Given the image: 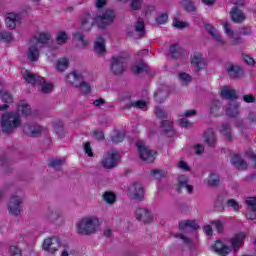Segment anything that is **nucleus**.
Masks as SVG:
<instances>
[{"label": "nucleus", "mask_w": 256, "mask_h": 256, "mask_svg": "<svg viewBox=\"0 0 256 256\" xmlns=\"http://www.w3.org/2000/svg\"><path fill=\"white\" fill-rule=\"evenodd\" d=\"M115 21V11L107 9L102 15H98L95 18L91 16V13H86L81 17V29L82 31H90L93 25H97L99 29H107L108 25H111Z\"/></svg>", "instance_id": "nucleus-1"}, {"label": "nucleus", "mask_w": 256, "mask_h": 256, "mask_svg": "<svg viewBox=\"0 0 256 256\" xmlns=\"http://www.w3.org/2000/svg\"><path fill=\"white\" fill-rule=\"evenodd\" d=\"M65 79L70 85L79 89L80 93L83 95H89V93H91V85L84 81L85 77L81 72H70L66 75Z\"/></svg>", "instance_id": "nucleus-2"}, {"label": "nucleus", "mask_w": 256, "mask_h": 256, "mask_svg": "<svg viewBox=\"0 0 256 256\" xmlns=\"http://www.w3.org/2000/svg\"><path fill=\"white\" fill-rule=\"evenodd\" d=\"M0 125L3 133H13L17 127H21V117L15 112H7L2 115Z\"/></svg>", "instance_id": "nucleus-3"}, {"label": "nucleus", "mask_w": 256, "mask_h": 256, "mask_svg": "<svg viewBox=\"0 0 256 256\" xmlns=\"http://www.w3.org/2000/svg\"><path fill=\"white\" fill-rule=\"evenodd\" d=\"M97 225H99V219L83 218L77 224V233L79 235H92V233L97 231Z\"/></svg>", "instance_id": "nucleus-4"}, {"label": "nucleus", "mask_w": 256, "mask_h": 256, "mask_svg": "<svg viewBox=\"0 0 256 256\" xmlns=\"http://www.w3.org/2000/svg\"><path fill=\"white\" fill-rule=\"evenodd\" d=\"M125 69H127V56H112L110 65L111 73H113V75H123Z\"/></svg>", "instance_id": "nucleus-5"}, {"label": "nucleus", "mask_w": 256, "mask_h": 256, "mask_svg": "<svg viewBox=\"0 0 256 256\" xmlns=\"http://www.w3.org/2000/svg\"><path fill=\"white\" fill-rule=\"evenodd\" d=\"M136 147L138 149L139 157L142 161L146 163H153L157 157V151H153L143 144V142H136Z\"/></svg>", "instance_id": "nucleus-6"}, {"label": "nucleus", "mask_w": 256, "mask_h": 256, "mask_svg": "<svg viewBox=\"0 0 256 256\" xmlns=\"http://www.w3.org/2000/svg\"><path fill=\"white\" fill-rule=\"evenodd\" d=\"M234 7L230 10L231 19L234 23H243L245 21V14L241 7L245 5V0H232Z\"/></svg>", "instance_id": "nucleus-7"}, {"label": "nucleus", "mask_w": 256, "mask_h": 256, "mask_svg": "<svg viewBox=\"0 0 256 256\" xmlns=\"http://www.w3.org/2000/svg\"><path fill=\"white\" fill-rule=\"evenodd\" d=\"M43 131H45V127L35 122H29L23 125V133L27 137H41Z\"/></svg>", "instance_id": "nucleus-8"}, {"label": "nucleus", "mask_w": 256, "mask_h": 256, "mask_svg": "<svg viewBox=\"0 0 256 256\" xmlns=\"http://www.w3.org/2000/svg\"><path fill=\"white\" fill-rule=\"evenodd\" d=\"M21 203H23V200L21 198H19L16 195H12L10 202L8 204L9 213L17 217L23 209V207H21Z\"/></svg>", "instance_id": "nucleus-9"}, {"label": "nucleus", "mask_w": 256, "mask_h": 256, "mask_svg": "<svg viewBox=\"0 0 256 256\" xmlns=\"http://www.w3.org/2000/svg\"><path fill=\"white\" fill-rule=\"evenodd\" d=\"M117 161H119V154L117 152H112L102 158L101 165L105 169H113L114 167H117Z\"/></svg>", "instance_id": "nucleus-10"}, {"label": "nucleus", "mask_w": 256, "mask_h": 256, "mask_svg": "<svg viewBox=\"0 0 256 256\" xmlns=\"http://www.w3.org/2000/svg\"><path fill=\"white\" fill-rule=\"evenodd\" d=\"M61 240L58 237L47 238L43 241L42 247L44 251L51 253L52 255L55 254L57 251V247H60Z\"/></svg>", "instance_id": "nucleus-11"}, {"label": "nucleus", "mask_w": 256, "mask_h": 256, "mask_svg": "<svg viewBox=\"0 0 256 256\" xmlns=\"http://www.w3.org/2000/svg\"><path fill=\"white\" fill-rule=\"evenodd\" d=\"M247 237V234L245 232H238L234 235V237L231 238V249L237 252L240 247L245 245V239Z\"/></svg>", "instance_id": "nucleus-12"}, {"label": "nucleus", "mask_w": 256, "mask_h": 256, "mask_svg": "<svg viewBox=\"0 0 256 256\" xmlns=\"http://www.w3.org/2000/svg\"><path fill=\"white\" fill-rule=\"evenodd\" d=\"M191 65L195 67V72L199 73V71L205 69V58H203V54L199 52H194L193 55H191Z\"/></svg>", "instance_id": "nucleus-13"}, {"label": "nucleus", "mask_w": 256, "mask_h": 256, "mask_svg": "<svg viewBox=\"0 0 256 256\" xmlns=\"http://www.w3.org/2000/svg\"><path fill=\"white\" fill-rule=\"evenodd\" d=\"M247 205V213L246 219H250L251 221H255L256 219V197H248L246 199Z\"/></svg>", "instance_id": "nucleus-14"}, {"label": "nucleus", "mask_w": 256, "mask_h": 256, "mask_svg": "<svg viewBox=\"0 0 256 256\" xmlns=\"http://www.w3.org/2000/svg\"><path fill=\"white\" fill-rule=\"evenodd\" d=\"M137 221H142V223H153V215L147 210V208H138L135 211Z\"/></svg>", "instance_id": "nucleus-15"}, {"label": "nucleus", "mask_w": 256, "mask_h": 256, "mask_svg": "<svg viewBox=\"0 0 256 256\" xmlns=\"http://www.w3.org/2000/svg\"><path fill=\"white\" fill-rule=\"evenodd\" d=\"M183 189H187L188 193H193V186L189 185V176L182 174L178 176L177 193H181Z\"/></svg>", "instance_id": "nucleus-16"}, {"label": "nucleus", "mask_w": 256, "mask_h": 256, "mask_svg": "<svg viewBox=\"0 0 256 256\" xmlns=\"http://www.w3.org/2000/svg\"><path fill=\"white\" fill-rule=\"evenodd\" d=\"M213 249L215 253L220 256H228L231 253V247L227 246V244L223 243L221 240H216L215 244L213 245Z\"/></svg>", "instance_id": "nucleus-17"}, {"label": "nucleus", "mask_w": 256, "mask_h": 256, "mask_svg": "<svg viewBox=\"0 0 256 256\" xmlns=\"http://www.w3.org/2000/svg\"><path fill=\"white\" fill-rule=\"evenodd\" d=\"M227 73L230 79H239L243 75V68L235 64H230L227 67Z\"/></svg>", "instance_id": "nucleus-18"}, {"label": "nucleus", "mask_w": 256, "mask_h": 256, "mask_svg": "<svg viewBox=\"0 0 256 256\" xmlns=\"http://www.w3.org/2000/svg\"><path fill=\"white\" fill-rule=\"evenodd\" d=\"M204 27L206 31L209 33V35H211V37L215 39V41H217V43H221V45H225V41H223V39L221 38V35H219V31L215 29L213 25L204 24Z\"/></svg>", "instance_id": "nucleus-19"}, {"label": "nucleus", "mask_w": 256, "mask_h": 256, "mask_svg": "<svg viewBox=\"0 0 256 256\" xmlns=\"http://www.w3.org/2000/svg\"><path fill=\"white\" fill-rule=\"evenodd\" d=\"M210 113L213 117H221L223 115V104L219 100H214L210 107Z\"/></svg>", "instance_id": "nucleus-20"}, {"label": "nucleus", "mask_w": 256, "mask_h": 256, "mask_svg": "<svg viewBox=\"0 0 256 256\" xmlns=\"http://www.w3.org/2000/svg\"><path fill=\"white\" fill-rule=\"evenodd\" d=\"M160 127L164 129V133L167 137H173L175 135V129L173 128V122L169 120H162L160 123Z\"/></svg>", "instance_id": "nucleus-21"}, {"label": "nucleus", "mask_w": 256, "mask_h": 256, "mask_svg": "<svg viewBox=\"0 0 256 256\" xmlns=\"http://www.w3.org/2000/svg\"><path fill=\"white\" fill-rule=\"evenodd\" d=\"M222 99H228L230 101H235L238 99L237 92L233 89H229V87L225 86L220 93Z\"/></svg>", "instance_id": "nucleus-22"}, {"label": "nucleus", "mask_w": 256, "mask_h": 256, "mask_svg": "<svg viewBox=\"0 0 256 256\" xmlns=\"http://www.w3.org/2000/svg\"><path fill=\"white\" fill-rule=\"evenodd\" d=\"M172 59H180L185 54V50L179 44H172L169 48Z\"/></svg>", "instance_id": "nucleus-23"}, {"label": "nucleus", "mask_w": 256, "mask_h": 256, "mask_svg": "<svg viewBox=\"0 0 256 256\" xmlns=\"http://www.w3.org/2000/svg\"><path fill=\"white\" fill-rule=\"evenodd\" d=\"M230 161L232 165L236 167V169H247V162H245V160H243V158H241L239 154H234L230 158Z\"/></svg>", "instance_id": "nucleus-24"}, {"label": "nucleus", "mask_w": 256, "mask_h": 256, "mask_svg": "<svg viewBox=\"0 0 256 256\" xmlns=\"http://www.w3.org/2000/svg\"><path fill=\"white\" fill-rule=\"evenodd\" d=\"M217 137L215 136V131L213 129L209 128L205 133H204V141L207 143L209 147H215V141Z\"/></svg>", "instance_id": "nucleus-25"}, {"label": "nucleus", "mask_w": 256, "mask_h": 256, "mask_svg": "<svg viewBox=\"0 0 256 256\" xmlns=\"http://www.w3.org/2000/svg\"><path fill=\"white\" fill-rule=\"evenodd\" d=\"M97 42L94 44V51L98 55H105V52L107 51L105 48V39L102 38V36H97Z\"/></svg>", "instance_id": "nucleus-26"}, {"label": "nucleus", "mask_w": 256, "mask_h": 256, "mask_svg": "<svg viewBox=\"0 0 256 256\" xmlns=\"http://www.w3.org/2000/svg\"><path fill=\"white\" fill-rule=\"evenodd\" d=\"M220 133L221 135L226 137L227 141H233V132L231 131V124L222 123Z\"/></svg>", "instance_id": "nucleus-27"}, {"label": "nucleus", "mask_w": 256, "mask_h": 256, "mask_svg": "<svg viewBox=\"0 0 256 256\" xmlns=\"http://www.w3.org/2000/svg\"><path fill=\"white\" fill-rule=\"evenodd\" d=\"M187 227H189V229H193L194 231H197L198 229H200L199 224H197V221L195 220H185V221L179 222V229L183 230V229H187Z\"/></svg>", "instance_id": "nucleus-28"}, {"label": "nucleus", "mask_w": 256, "mask_h": 256, "mask_svg": "<svg viewBox=\"0 0 256 256\" xmlns=\"http://www.w3.org/2000/svg\"><path fill=\"white\" fill-rule=\"evenodd\" d=\"M223 29L226 35H231L232 36V45H239L241 43V37H236L233 34V30H231V25L228 22H225L223 24Z\"/></svg>", "instance_id": "nucleus-29"}, {"label": "nucleus", "mask_w": 256, "mask_h": 256, "mask_svg": "<svg viewBox=\"0 0 256 256\" xmlns=\"http://www.w3.org/2000/svg\"><path fill=\"white\" fill-rule=\"evenodd\" d=\"M27 57L32 63L39 61V48H37V46H30L27 52Z\"/></svg>", "instance_id": "nucleus-30"}, {"label": "nucleus", "mask_w": 256, "mask_h": 256, "mask_svg": "<svg viewBox=\"0 0 256 256\" xmlns=\"http://www.w3.org/2000/svg\"><path fill=\"white\" fill-rule=\"evenodd\" d=\"M18 19L19 15L15 13H9L6 18V27H8V29H15V27H17Z\"/></svg>", "instance_id": "nucleus-31"}, {"label": "nucleus", "mask_w": 256, "mask_h": 256, "mask_svg": "<svg viewBox=\"0 0 256 256\" xmlns=\"http://www.w3.org/2000/svg\"><path fill=\"white\" fill-rule=\"evenodd\" d=\"M63 163H65V158L60 159H51L48 163V167L50 169H54V171H61V167H63Z\"/></svg>", "instance_id": "nucleus-32"}, {"label": "nucleus", "mask_w": 256, "mask_h": 256, "mask_svg": "<svg viewBox=\"0 0 256 256\" xmlns=\"http://www.w3.org/2000/svg\"><path fill=\"white\" fill-rule=\"evenodd\" d=\"M110 141L115 144L123 143V141H125V133L114 130V133L110 136Z\"/></svg>", "instance_id": "nucleus-33"}, {"label": "nucleus", "mask_w": 256, "mask_h": 256, "mask_svg": "<svg viewBox=\"0 0 256 256\" xmlns=\"http://www.w3.org/2000/svg\"><path fill=\"white\" fill-rule=\"evenodd\" d=\"M0 99L4 105H11L13 103V94L9 91H2L0 94Z\"/></svg>", "instance_id": "nucleus-34"}, {"label": "nucleus", "mask_w": 256, "mask_h": 256, "mask_svg": "<svg viewBox=\"0 0 256 256\" xmlns=\"http://www.w3.org/2000/svg\"><path fill=\"white\" fill-rule=\"evenodd\" d=\"M182 5L187 13H195V11H197V7H195V2H193V0H183Z\"/></svg>", "instance_id": "nucleus-35"}, {"label": "nucleus", "mask_w": 256, "mask_h": 256, "mask_svg": "<svg viewBox=\"0 0 256 256\" xmlns=\"http://www.w3.org/2000/svg\"><path fill=\"white\" fill-rule=\"evenodd\" d=\"M68 68H69V59L62 58V59L57 61V63H56L57 71L63 72Z\"/></svg>", "instance_id": "nucleus-36"}, {"label": "nucleus", "mask_w": 256, "mask_h": 256, "mask_svg": "<svg viewBox=\"0 0 256 256\" xmlns=\"http://www.w3.org/2000/svg\"><path fill=\"white\" fill-rule=\"evenodd\" d=\"M134 29L136 33H140V35H143L145 33V21L143 18H138L136 23L134 24Z\"/></svg>", "instance_id": "nucleus-37"}, {"label": "nucleus", "mask_w": 256, "mask_h": 256, "mask_svg": "<svg viewBox=\"0 0 256 256\" xmlns=\"http://www.w3.org/2000/svg\"><path fill=\"white\" fill-rule=\"evenodd\" d=\"M18 111L23 117H29V115H31V106L29 104L21 103L18 106Z\"/></svg>", "instance_id": "nucleus-38"}, {"label": "nucleus", "mask_w": 256, "mask_h": 256, "mask_svg": "<svg viewBox=\"0 0 256 256\" xmlns=\"http://www.w3.org/2000/svg\"><path fill=\"white\" fill-rule=\"evenodd\" d=\"M219 183H221V179L217 174H210L208 177V185L209 187H219Z\"/></svg>", "instance_id": "nucleus-39"}, {"label": "nucleus", "mask_w": 256, "mask_h": 256, "mask_svg": "<svg viewBox=\"0 0 256 256\" xmlns=\"http://www.w3.org/2000/svg\"><path fill=\"white\" fill-rule=\"evenodd\" d=\"M103 199L109 205H113V203H115V201H117V195H115L114 192H105L103 194Z\"/></svg>", "instance_id": "nucleus-40"}, {"label": "nucleus", "mask_w": 256, "mask_h": 256, "mask_svg": "<svg viewBox=\"0 0 256 256\" xmlns=\"http://www.w3.org/2000/svg\"><path fill=\"white\" fill-rule=\"evenodd\" d=\"M133 188L135 189V193H134V197L136 199H143L144 195H145V190H143V187H141L139 185V183H134L133 184Z\"/></svg>", "instance_id": "nucleus-41"}, {"label": "nucleus", "mask_w": 256, "mask_h": 256, "mask_svg": "<svg viewBox=\"0 0 256 256\" xmlns=\"http://www.w3.org/2000/svg\"><path fill=\"white\" fill-rule=\"evenodd\" d=\"M23 79H25L27 83H30L31 85H35L37 81V75L29 72V70H26L23 75Z\"/></svg>", "instance_id": "nucleus-42"}, {"label": "nucleus", "mask_w": 256, "mask_h": 256, "mask_svg": "<svg viewBox=\"0 0 256 256\" xmlns=\"http://www.w3.org/2000/svg\"><path fill=\"white\" fill-rule=\"evenodd\" d=\"M72 37L76 41H80V43H82L83 47H87V45H89V41L85 40V36L80 32H73Z\"/></svg>", "instance_id": "nucleus-43"}, {"label": "nucleus", "mask_w": 256, "mask_h": 256, "mask_svg": "<svg viewBox=\"0 0 256 256\" xmlns=\"http://www.w3.org/2000/svg\"><path fill=\"white\" fill-rule=\"evenodd\" d=\"M132 71L136 75H141V73H145L148 71L147 64L141 62L139 65H136L132 68Z\"/></svg>", "instance_id": "nucleus-44"}, {"label": "nucleus", "mask_w": 256, "mask_h": 256, "mask_svg": "<svg viewBox=\"0 0 256 256\" xmlns=\"http://www.w3.org/2000/svg\"><path fill=\"white\" fill-rule=\"evenodd\" d=\"M37 43H41L42 45H47L49 41H51V35L48 33H40L36 38Z\"/></svg>", "instance_id": "nucleus-45"}, {"label": "nucleus", "mask_w": 256, "mask_h": 256, "mask_svg": "<svg viewBox=\"0 0 256 256\" xmlns=\"http://www.w3.org/2000/svg\"><path fill=\"white\" fill-rule=\"evenodd\" d=\"M67 33H65V31H60L58 32L57 36H56V42L58 45H65V43H67Z\"/></svg>", "instance_id": "nucleus-46"}, {"label": "nucleus", "mask_w": 256, "mask_h": 256, "mask_svg": "<svg viewBox=\"0 0 256 256\" xmlns=\"http://www.w3.org/2000/svg\"><path fill=\"white\" fill-rule=\"evenodd\" d=\"M54 129H55L58 137H60L61 139H62V137H65V133H67V132L65 131V128L63 127V122L56 123L54 125Z\"/></svg>", "instance_id": "nucleus-47"}, {"label": "nucleus", "mask_w": 256, "mask_h": 256, "mask_svg": "<svg viewBox=\"0 0 256 256\" xmlns=\"http://www.w3.org/2000/svg\"><path fill=\"white\" fill-rule=\"evenodd\" d=\"M0 41H2V43H9L10 41H13V34L6 31L0 32Z\"/></svg>", "instance_id": "nucleus-48"}, {"label": "nucleus", "mask_w": 256, "mask_h": 256, "mask_svg": "<svg viewBox=\"0 0 256 256\" xmlns=\"http://www.w3.org/2000/svg\"><path fill=\"white\" fill-rule=\"evenodd\" d=\"M210 225L216 229L217 233L221 234L224 231L223 222L221 220H213L210 222Z\"/></svg>", "instance_id": "nucleus-49"}, {"label": "nucleus", "mask_w": 256, "mask_h": 256, "mask_svg": "<svg viewBox=\"0 0 256 256\" xmlns=\"http://www.w3.org/2000/svg\"><path fill=\"white\" fill-rule=\"evenodd\" d=\"M226 205L228 207H232V209H233V211H235V213H239V209H240L239 202L236 201L235 199L231 198V199L227 200Z\"/></svg>", "instance_id": "nucleus-50"}, {"label": "nucleus", "mask_w": 256, "mask_h": 256, "mask_svg": "<svg viewBox=\"0 0 256 256\" xmlns=\"http://www.w3.org/2000/svg\"><path fill=\"white\" fill-rule=\"evenodd\" d=\"M239 106H235L234 108H227L226 109V115L228 117H232V118H235L239 115V109H238Z\"/></svg>", "instance_id": "nucleus-51"}, {"label": "nucleus", "mask_w": 256, "mask_h": 256, "mask_svg": "<svg viewBox=\"0 0 256 256\" xmlns=\"http://www.w3.org/2000/svg\"><path fill=\"white\" fill-rule=\"evenodd\" d=\"M168 20L169 15L167 13H162L156 18V23H158V25H165Z\"/></svg>", "instance_id": "nucleus-52"}, {"label": "nucleus", "mask_w": 256, "mask_h": 256, "mask_svg": "<svg viewBox=\"0 0 256 256\" xmlns=\"http://www.w3.org/2000/svg\"><path fill=\"white\" fill-rule=\"evenodd\" d=\"M155 115L158 119H167V113L161 107H155Z\"/></svg>", "instance_id": "nucleus-53"}, {"label": "nucleus", "mask_w": 256, "mask_h": 256, "mask_svg": "<svg viewBox=\"0 0 256 256\" xmlns=\"http://www.w3.org/2000/svg\"><path fill=\"white\" fill-rule=\"evenodd\" d=\"M173 25L176 29H185L188 27L189 24L187 22L180 21L179 19L175 18L173 21Z\"/></svg>", "instance_id": "nucleus-54"}, {"label": "nucleus", "mask_w": 256, "mask_h": 256, "mask_svg": "<svg viewBox=\"0 0 256 256\" xmlns=\"http://www.w3.org/2000/svg\"><path fill=\"white\" fill-rule=\"evenodd\" d=\"M151 175H154L156 179H163V177H166L165 171L162 170H151L150 171Z\"/></svg>", "instance_id": "nucleus-55"}, {"label": "nucleus", "mask_w": 256, "mask_h": 256, "mask_svg": "<svg viewBox=\"0 0 256 256\" xmlns=\"http://www.w3.org/2000/svg\"><path fill=\"white\" fill-rule=\"evenodd\" d=\"M178 77L182 83H191V75L185 72H181Z\"/></svg>", "instance_id": "nucleus-56"}, {"label": "nucleus", "mask_w": 256, "mask_h": 256, "mask_svg": "<svg viewBox=\"0 0 256 256\" xmlns=\"http://www.w3.org/2000/svg\"><path fill=\"white\" fill-rule=\"evenodd\" d=\"M131 107H138V109H143L145 107H147V102H145L144 100H138L136 102H132Z\"/></svg>", "instance_id": "nucleus-57"}, {"label": "nucleus", "mask_w": 256, "mask_h": 256, "mask_svg": "<svg viewBox=\"0 0 256 256\" xmlns=\"http://www.w3.org/2000/svg\"><path fill=\"white\" fill-rule=\"evenodd\" d=\"M11 256H22L21 249L17 245L10 247Z\"/></svg>", "instance_id": "nucleus-58"}, {"label": "nucleus", "mask_w": 256, "mask_h": 256, "mask_svg": "<svg viewBox=\"0 0 256 256\" xmlns=\"http://www.w3.org/2000/svg\"><path fill=\"white\" fill-rule=\"evenodd\" d=\"M84 151L88 157H93V149H91V142H85Z\"/></svg>", "instance_id": "nucleus-59"}, {"label": "nucleus", "mask_w": 256, "mask_h": 256, "mask_svg": "<svg viewBox=\"0 0 256 256\" xmlns=\"http://www.w3.org/2000/svg\"><path fill=\"white\" fill-rule=\"evenodd\" d=\"M244 103H255V96L253 94H246L243 96Z\"/></svg>", "instance_id": "nucleus-60"}, {"label": "nucleus", "mask_w": 256, "mask_h": 256, "mask_svg": "<svg viewBox=\"0 0 256 256\" xmlns=\"http://www.w3.org/2000/svg\"><path fill=\"white\" fill-rule=\"evenodd\" d=\"M140 8H141V0H132L131 9H133V11H139Z\"/></svg>", "instance_id": "nucleus-61"}, {"label": "nucleus", "mask_w": 256, "mask_h": 256, "mask_svg": "<svg viewBox=\"0 0 256 256\" xmlns=\"http://www.w3.org/2000/svg\"><path fill=\"white\" fill-rule=\"evenodd\" d=\"M53 91V84L47 83L42 85V93H51Z\"/></svg>", "instance_id": "nucleus-62"}, {"label": "nucleus", "mask_w": 256, "mask_h": 256, "mask_svg": "<svg viewBox=\"0 0 256 256\" xmlns=\"http://www.w3.org/2000/svg\"><path fill=\"white\" fill-rule=\"evenodd\" d=\"M243 60L247 65H251V66L255 65V59H253V57L249 55H244Z\"/></svg>", "instance_id": "nucleus-63"}, {"label": "nucleus", "mask_w": 256, "mask_h": 256, "mask_svg": "<svg viewBox=\"0 0 256 256\" xmlns=\"http://www.w3.org/2000/svg\"><path fill=\"white\" fill-rule=\"evenodd\" d=\"M247 119H248L249 123H252L253 125H255L256 124V113L255 112H250L248 114Z\"/></svg>", "instance_id": "nucleus-64"}]
</instances>
